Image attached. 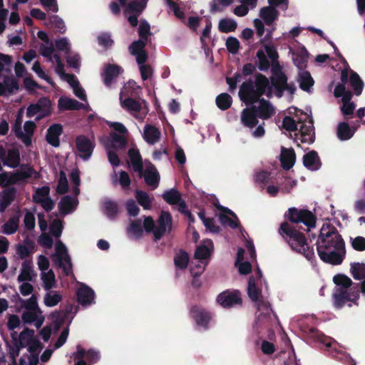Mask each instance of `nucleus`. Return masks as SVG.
Segmentation results:
<instances>
[{"label": "nucleus", "mask_w": 365, "mask_h": 365, "mask_svg": "<svg viewBox=\"0 0 365 365\" xmlns=\"http://www.w3.org/2000/svg\"><path fill=\"white\" fill-rule=\"evenodd\" d=\"M62 299V297L56 292H51L46 294L44 304L46 307H52L57 305Z\"/></svg>", "instance_id": "3c124183"}, {"label": "nucleus", "mask_w": 365, "mask_h": 365, "mask_svg": "<svg viewBox=\"0 0 365 365\" xmlns=\"http://www.w3.org/2000/svg\"><path fill=\"white\" fill-rule=\"evenodd\" d=\"M247 294L252 302H257L258 309H268L270 307L269 302L261 301L262 289L257 286L256 279L252 276L250 277L247 285Z\"/></svg>", "instance_id": "9b49d317"}, {"label": "nucleus", "mask_w": 365, "mask_h": 365, "mask_svg": "<svg viewBox=\"0 0 365 365\" xmlns=\"http://www.w3.org/2000/svg\"><path fill=\"white\" fill-rule=\"evenodd\" d=\"M283 128L289 132L298 130V125L296 121L290 116H285L282 120Z\"/></svg>", "instance_id": "69168bd1"}, {"label": "nucleus", "mask_w": 365, "mask_h": 365, "mask_svg": "<svg viewBox=\"0 0 365 365\" xmlns=\"http://www.w3.org/2000/svg\"><path fill=\"white\" fill-rule=\"evenodd\" d=\"M122 72L123 69L120 66L111 63L107 64L101 74L105 86L108 88H110L115 79H116Z\"/></svg>", "instance_id": "2eb2a0df"}, {"label": "nucleus", "mask_w": 365, "mask_h": 365, "mask_svg": "<svg viewBox=\"0 0 365 365\" xmlns=\"http://www.w3.org/2000/svg\"><path fill=\"white\" fill-rule=\"evenodd\" d=\"M103 207L105 214L109 219L113 220L116 217L118 213V205L116 202L106 200L103 202Z\"/></svg>", "instance_id": "e433bc0d"}, {"label": "nucleus", "mask_w": 365, "mask_h": 365, "mask_svg": "<svg viewBox=\"0 0 365 365\" xmlns=\"http://www.w3.org/2000/svg\"><path fill=\"white\" fill-rule=\"evenodd\" d=\"M68 190V182L63 171H61L56 191L59 194H65Z\"/></svg>", "instance_id": "4d7b16f0"}, {"label": "nucleus", "mask_w": 365, "mask_h": 365, "mask_svg": "<svg viewBox=\"0 0 365 365\" xmlns=\"http://www.w3.org/2000/svg\"><path fill=\"white\" fill-rule=\"evenodd\" d=\"M35 199H36V197H33V201L35 203L41 204L42 207L47 212L51 211L55 206L53 200L50 197L45 198V199H38V200H35Z\"/></svg>", "instance_id": "0e129e2a"}, {"label": "nucleus", "mask_w": 365, "mask_h": 365, "mask_svg": "<svg viewBox=\"0 0 365 365\" xmlns=\"http://www.w3.org/2000/svg\"><path fill=\"white\" fill-rule=\"evenodd\" d=\"M37 105L40 108V113H44L47 114L51 113V101L48 97H41L37 101Z\"/></svg>", "instance_id": "bf43d9fd"}, {"label": "nucleus", "mask_w": 365, "mask_h": 365, "mask_svg": "<svg viewBox=\"0 0 365 365\" xmlns=\"http://www.w3.org/2000/svg\"><path fill=\"white\" fill-rule=\"evenodd\" d=\"M350 271L354 279L362 280L365 279V264L353 262L351 264Z\"/></svg>", "instance_id": "79ce46f5"}, {"label": "nucleus", "mask_w": 365, "mask_h": 365, "mask_svg": "<svg viewBox=\"0 0 365 365\" xmlns=\"http://www.w3.org/2000/svg\"><path fill=\"white\" fill-rule=\"evenodd\" d=\"M34 276H36V274L34 273L32 262L27 259L24 260L21 264V273L17 278L18 282H31L33 280Z\"/></svg>", "instance_id": "bb28decb"}, {"label": "nucleus", "mask_w": 365, "mask_h": 365, "mask_svg": "<svg viewBox=\"0 0 365 365\" xmlns=\"http://www.w3.org/2000/svg\"><path fill=\"white\" fill-rule=\"evenodd\" d=\"M256 56L257 57L258 61H259V63H258L259 69L260 71H267L270 66V63H269L268 58H267L265 53H264V51L262 50H259L257 52Z\"/></svg>", "instance_id": "13d9d810"}, {"label": "nucleus", "mask_w": 365, "mask_h": 365, "mask_svg": "<svg viewBox=\"0 0 365 365\" xmlns=\"http://www.w3.org/2000/svg\"><path fill=\"white\" fill-rule=\"evenodd\" d=\"M349 83L354 90V94L360 96L364 88V82L358 73L352 70L350 71Z\"/></svg>", "instance_id": "7c9ffc66"}, {"label": "nucleus", "mask_w": 365, "mask_h": 365, "mask_svg": "<svg viewBox=\"0 0 365 365\" xmlns=\"http://www.w3.org/2000/svg\"><path fill=\"white\" fill-rule=\"evenodd\" d=\"M46 24L47 26L51 25V26H54L61 34H64L66 31L64 21L57 15L51 16L48 18V21L46 22Z\"/></svg>", "instance_id": "8fccbe9b"}, {"label": "nucleus", "mask_w": 365, "mask_h": 365, "mask_svg": "<svg viewBox=\"0 0 365 365\" xmlns=\"http://www.w3.org/2000/svg\"><path fill=\"white\" fill-rule=\"evenodd\" d=\"M254 90L255 89L254 86V82L252 79L250 78L248 81L242 83L239 91V96L240 99H243L245 96H247Z\"/></svg>", "instance_id": "5fc2aeb1"}, {"label": "nucleus", "mask_w": 365, "mask_h": 365, "mask_svg": "<svg viewBox=\"0 0 365 365\" xmlns=\"http://www.w3.org/2000/svg\"><path fill=\"white\" fill-rule=\"evenodd\" d=\"M299 87L304 91H309L314 85V80L309 71H304L299 74Z\"/></svg>", "instance_id": "c03bdc74"}, {"label": "nucleus", "mask_w": 365, "mask_h": 365, "mask_svg": "<svg viewBox=\"0 0 365 365\" xmlns=\"http://www.w3.org/2000/svg\"><path fill=\"white\" fill-rule=\"evenodd\" d=\"M121 106L130 113H139L142 109V104L139 101L128 97L120 102Z\"/></svg>", "instance_id": "473e14b6"}, {"label": "nucleus", "mask_w": 365, "mask_h": 365, "mask_svg": "<svg viewBox=\"0 0 365 365\" xmlns=\"http://www.w3.org/2000/svg\"><path fill=\"white\" fill-rule=\"evenodd\" d=\"M162 197L167 203L171 205H177L182 199L180 192L174 188L165 190Z\"/></svg>", "instance_id": "c9c22d12"}, {"label": "nucleus", "mask_w": 365, "mask_h": 365, "mask_svg": "<svg viewBox=\"0 0 365 365\" xmlns=\"http://www.w3.org/2000/svg\"><path fill=\"white\" fill-rule=\"evenodd\" d=\"M210 255V250L205 245L199 246L195 252V258L203 260L207 259Z\"/></svg>", "instance_id": "774afa93"}, {"label": "nucleus", "mask_w": 365, "mask_h": 365, "mask_svg": "<svg viewBox=\"0 0 365 365\" xmlns=\"http://www.w3.org/2000/svg\"><path fill=\"white\" fill-rule=\"evenodd\" d=\"M333 282L336 285L339 286L336 289H341L342 290H349L356 284L349 277L342 274L335 275L333 278Z\"/></svg>", "instance_id": "c756f323"}, {"label": "nucleus", "mask_w": 365, "mask_h": 365, "mask_svg": "<svg viewBox=\"0 0 365 365\" xmlns=\"http://www.w3.org/2000/svg\"><path fill=\"white\" fill-rule=\"evenodd\" d=\"M41 279L43 282V287L46 290L51 289L56 283L55 274L52 270L42 274Z\"/></svg>", "instance_id": "864d4df0"}, {"label": "nucleus", "mask_w": 365, "mask_h": 365, "mask_svg": "<svg viewBox=\"0 0 365 365\" xmlns=\"http://www.w3.org/2000/svg\"><path fill=\"white\" fill-rule=\"evenodd\" d=\"M128 157L134 172L138 173L140 178L143 177V163L140 151L138 148H131L128 150Z\"/></svg>", "instance_id": "412c9836"}, {"label": "nucleus", "mask_w": 365, "mask_h": 365, "mask_svg": "<svg viewBox=\"0 0 365 365\" xmlns=\"http://www.w3.org/2000/svg\"><path fill=\"white\" fill-rule=\"evenodd\" d=\"M77 300L82 306L91 305L94 302V291L87 285H83L76 292Z\"/></svg>", "instance_id": "aec40b11"}, {"label": "nucleus", "mask_w": 365, "mask_h": 365, "mask_svg": "<svg viewBox=\"0 0 365 365\" xmlns=\"http://www.w3.org/2000/svg\"><path fill=\"white\" fill-rule=\"evenodd\" d=\"M301 113L304 115L305 118L298 120V123L301 125L299 128H298L299 132L295 134L296 139L300 140L302 143L312 144L315 140L314 120L307 113L302 111Z\"/></svg>", "instance_id": "423d86ee"}, {"label": "nucleus", "mask_w": 365, "mask_h": 365, "mask_svg": "<svg viewBox=\"0 0 365 365\" xmlns=\"http://www.w3.org/2000/svg\"><path fill=\"white\" fill-rule=\"evenodd\" d=\"M317 252L322 261L332 265L341 264L346 256L345 242L336 227L324 223L316 242Z\"/></svg>", "instance_id": "f257e3e1"}, {"label": "nucleus", "mask_w": 365, "mask_h": 365, "mask_svg": "<svg viewBox=\"0 0 365 365\" xmlns=\"http://www.w3.org/2000/svg\"><path fill=\"white\" fill-rule=\"evenodd\" d=\"M160 138V132L158 128L152 125H146L145 126L144 139L148 143L153 145L159 140Z\"/></svg>", "instance_id": "c85d7f7f"}, {"label": "nucleus", "mask_w": 365, "mask_h": 365, "mask_svg": "<svg viewBox=\"0 0 365 365\" xmlns=\"http://www.w3.org/2000/svg\"><path fill=\"white\" fill-rule=\"evenodd\" d=\"M337 137L340 140H348L352 138L354 130L346 122L339 123L337 126Z\"/></svg>", "instance_id": "2f4dec72"}, {"label": "nucleus", "mask_w": 365, "mask_h": 365, "mask_svg": "<svg viewBox=\"0 0 365 365\" xmlns=\"http://www.w3.org/2000/svg\"><path fill=\"white\" fill-rule=\"evenodd\" d=\"M110 139L112 146L114 148H123L126 145V140L124 136L119 135L115 132L110 133Z\"/></svg>", "instance_id": "680f3d73"}, {"label": "nucleus", "mask_w": 365, "mask_h": 365, "mask_svg": "<svg viewBox=\"0 0 365 365\" xmlns=\"http://www.w3.org/2000/svg\"><path fill=\"white\" fill-rule=\"evenodd\" d=\"M216 302L225 309H230L234 306H241L242 304L241 293L237 289H226L222 292L217 296Z\"/></svg>", "instance_id": "6e6552de"}, {"label": "nucleus", "mask_w": 365, "mask_h": 365, "mask_svg": "<svg viewBox=\"0 0 365 365\" xmlns=\"http://www.w3.org/2000/svg\"><path fill=\"white\" fill-rule=\"evenodd\" d=\"M216 105L222 110H226L232 106V98L226 93L218 95L216 98Z\"/></svg>", "instance_id": "37998d69"}, {"label": "nucleus", "mask_w": 365, "mask_h": 365, "mask_svg": "<svg viewBox=\"0 0 365 365\" xmlns=\"http://www.w3.org/2000/svg\"><path fill=\"white\" fill-rule=\"evenodd\" d=\"M56 264L63 269V272L66 276L73 274V266L71 259L68 254L67 248L61 242H57L56 245Z\"/></svg>", "instance_id": "0eeeda50"}, {"label": "nucleus", "mask_w": 365, "mask_h": 365, "mask_svg": "<svg viewBox=\"0 0 365 365\" xmlns=\"http://www.w3.org/2000/svg\"><path fill=\"white\" fill-rule=\"evenodd\" d=\"M12 57L9 55L0 53V78L1 73L4 71L6 73L11 72Z\"/></svg>", "instance_id": "a18cd8bd"}, {"label": "nucleus", "mask_w": 365, "mask_h": 365, "mask_svg": "<svg viewBox=\"0 0 365 365\" xmlns=\"http://www.w3.org/2000/svg\"><path fill=\"white\" fill-rule=\"evenodd\" d=\"M284 217L285 219L284 222H289L293 225V227H300L299 223H303L307 227V232L316 226V216L310 210L306 209L290 207L284 213Z\"/></svg>", "instance_id": "7ed1b4c3"}, {"label": "nucleus", "mask_w": 365, "mask_h": 365, "mask_svg": "<svg viewBox=\"0 0 365 365\" xmlns=\"http://www.w3.org/2000/svg\"><path fill=\"white\" fill-rule=\"evenodd\" d=\"M279 13L278 10L273 6H264L259 11V16L264 20L267 26H270L278 19Z\"/></svg>", "instance_id": "a878e982"}, {"label": "nucleus", "mask_w": 365, "mask_h": 365, "mask_svg": "<svg viewBox=\"0 0 365 365\" xmlns=\"http://www.w3.org/2000/svg\"><path fill=\"white\" fill-rule=\"evenodd\" d=\"M303 164L309 170H319L321 166V162L317 152L311 150L306 153L303 157Z\"/></svg>", "instance_id": "393cba45"}, {"label": "nucleus", "mask_w": 365, "mask_h": 365, "mask_svg": "<svg viewBox=\"0 0 365 365\" xmlns=\"http://www.w3.org/2000/svg\"><path fill=\"white\" fill-rule=\"evenodd\" d=\"M304 232H308L306 228L302 226L293 227L289 222H282L278 229L279 235L292 250L302 254L308 260H312L315 257L314 247L308 245Z\"/></svg>", "instance_id": "f03ea898"}, {"label": "nucleus", "mask_w": 365, "mask_h": 365, "mask_svg": "<svg viewBox=\"0 0 365 365\" xmlns=\"http://www.w3.org/2000/svg\"><path fill=\"white\" fill-rule=\"evenodd\" d=\"M359 299V283H356L355 286L349 290H342L335 289L333 293L334 306L336 309L342 308L348 302L358 305Z\"/></svg>", "instance_id": "20e7f679"}, {"label": "nucleus", "mask_w": 365, "mask_h": 365, "mask_svg": "<svg viewBox=\"0 0 365 365\" xmlns=\"http://www.w3.org/2000/svg\"><path fill=\"white\" fill-rule=\"evenodd\" d=\"M19 217L14 216L10 217L2 226V232L6 235L14 234L19 228Z\"/></svg>", "instance_id": "a19ab883"}, {"label": "nucleus", "mask_w": 365, "mask_h": 365, "mask_svg": "<svg viewBox=\"0 0 365 365\" xmlns=\"http://www.w3.org/2000/svg\"><path fill=\"white\" fill-rule=\"evenodd\" d=\"M34 175V178H38L39 174L29 165H21V169L10 175V184L15 185L21 181H24Z\"/></svg>", "instance_id": "ddd939ff"}, {"label": "nucleus", "mask_w": 365, "mask_h": 365, "mask_svg": "<svg viewBox=\"0 0 365 365\" xmlns=\"http://www.w3.org/2000/svg\"><path fill=\"white\" fill-rule=\"evenodd\" d=\"M351 245L354 250L362 252L365 250V237L358 236L354 238H351Z\"/></svg>", "instance_id": "338daca9"}, {"label": "nucleus", "mask_w": 365, "mask_h": 365, "mask_svg": "<svg viewBox=\"0 0 365 365\" xmlns=\"http://www.w3.org/2000/svg\"><path fill=\"white\" fill-rule=\"evenodd\" d=\"M17 194V189L11 187L4 189L0 192V212L3 213L15 200Z\"/></svg>", "instance_id": "6ab92c4d"}, {"label": "nucleus", "mask_w": 365, "mask_h": 365, "mask_svg": "<svg viewBox=\"0 0 365 365\" xmlns=\"http://www.w3.org/2000/svg\"><path fill=\"white\" fill-rule=\"evenodd\" d=\"M258 118L259 116L255 111V106H252L242 110L240 120L244 127L252 129L258 125Z\"/></svg>", "instance_id": "4468645a"}, {"label": "nucleus", "mask_w": 365, "mask_h": 365, "mask_svg": "<svg viewBox=\"0 0 365 365\" xmlns=\"http://www.w3.org/2000/svg\"><path fill=\"white\" fill-rule=\"evenodd\" d=\"M295 161L296 155L294 149L282 147L280 162L283 169L289 170L294 166Z\"/></svg>", "instance_id": "b1692460"}, {"label": "nucleus", "mask_w": 365, "mask_h": 365, "mask_svg": "<svg viewBox=\"0 0 365 365\" xmlns=\"http://www.w3.org/2000/svg\"><path fill=\"white\" fill-rule=\"evenodd\" d=\"M225 45L227 51L232 54H236L239 51L240 41L235 37H228L226 40Z\"/></svg>", "instance_id": "052dcab7"}, {"label": "nucleus", "mask_w": 365, "mask_h": 365, "mask_svg": "<svg viewBox=\"0 0 365 365\" xmlns=\"http://www.w3.org/2000/svg\"><path fill=\"white\" fill-rule=\"evenodd\" d=\"M189 260L188 254L185 250H180L174 257V264L178 269H185L188 265Z\"/></svg>", "instance_id": "4c0bfd02"}, {"label": "nucleus", "mask_w": 365, "mask_h": 365, "mask_svg": "<svg viewBox=\"0 0 365 365\" xmlns=\"http://www.w3.org/2000/svg\"><path fill=\"white\" fill-rule=\"evenodd\" d=\"M255 87L256 91L259 93V95H264L265 91H267V87H269L270 84V81L263 74L257 73L255 76Z\"/></svg>", "instance_id": "58836bf2"}, {"label": "nucleus", "mask_w": 365, "mask_h": 365, "mask_svg": "<svg viewBox=\"0 0 365 365\" xmlns=\"http://www.w3.org/2000/svg\"><path fill=\"white\" fill-rule=\"evenodd\" d=\"M20 153L18 148H11L8 150L6 157L4 160V165L12 168H17L20 164Z\"/></svg>", "instance_id": "cd10ccee"}, {"label": "nucleus", "mask_w": 365, "mask_h": 365, "mask_svg": "<svg viewBox=\"0 0 365 365\" xmlns=\"http://www.w3.org/2000/svg\"><path fill=\"white\" fill-rule=\"evenodd\" d=\"M233 0H212L210 3V11L212 14L222 12L224 7H227L232 4Z\"/></svg>", "instance_id": "09e8293b"}, {"label": "nucleus", "mask_w": 365, "mask_h": 365, "mask_svg": "<svg viewBox=\"0 0 365 365\" xmlns=\"http://www.w3.org/2000/svg\"><path fill=\"white\" fill-rule=\"evenodd\" d=\"M190 315L198 327L203 328L204 330L208 329L209 323L212 319V314L209 311L200 306L193 305L190 309Z\"/></svg>", "instance_id": "9d476101"}, {"label": "nucleus", "mask_w": 365, "mask_h": 365, "mask_svg": "<svg viewBox=\"0 0 365 365\" xmlns=\"http://www.w3.org/2000/svg\"><path fill=\"white\" fill-rule=\"evenodd\" d=\"M63 231V223L59 219L54 220L50 225V232L55 237H59Z\"/></svg>", "instance_id": "e2e57ef3"}, {"label": "nucleus", "mask_w": 365, "mask_h": 365, "mask_svg": "<svg viewBox=\"0 0 365 365\" xmlns=\"http://www.w3.org/2000/svg\"><path fill=\"white\" fill-rule=\"evenodd\" d=\"M76 100L69 98H60L58 106L61 110H74Z\"/></svg>", "instance_id": "6e6d98bb"}, {"label": "nucleus", "mask_w": 365, "mask_h": 365, "mask_svg": "<svg viewBox=\"0 0 365 365\" xmlns=\"http://www.w3.org/2000/svg\"><path fill=\"white\" fill-rule=\"evenodd\" d=\"M270 84L274 90V95L278 98L283 96L285 91L293 96L297 90L294 82L288 83V78L284 72H279L274 74V76H271Z\"/></svg>", "instance_id": "39448f33"}, {"label": "nucleus", "mask_w": 365, "mask_h": 365, "mask_svg": "<svg viewBox=\"0 0 365 365\" xmlns=\"http://www.w3.org/2000/svg\"><path fill=\"white\" fill-rule=\"evenodd\" d=\"M263 95H259L257 91L254 90L252 92L245 96L241 101L245 103L247 107L255 106V103H260L261 98Z\"/></svg>", "instance_id": "603ef678"}, {"label": "nucleus", "mask_w": 365, "mask_h": 365, "mask_svg": "<svg viewBox=\"0 0 365 365\" xmlns=\"http://www.w3.org/2000/svg\"><path fill=\"white\" fill-rule=\"evenodd\" d=\"M129 237L140 239L143 235V230L140 220H136L131 222L130 226L127 229Z\"/></svg>", "instance_id": "72a5a7b5"}, {"label": "nucleus", "mask_w": 365, "mask_h": 365, "mask_svg": "<svg viewBox=\"0 0 365 365\" xmlns=\"http://www.w3.org/2000/svg\"><path fill=\"white\" fill-rule=\"evenodd\" d=\"M143 177L144 178L145 182L155 189L160 182V175L155 166L149 162L146 169L143 170Z\"/></svg>", "instance_id": "f3484780"}, {"label": "nucleus", "mask_w": 365, "mask_h": 365, "mask_svg": "<svg viewBox=\"0 0 365 365\" xmlns=\"http://www.w3.org/2000/svg\"><path fill=\"white\" fill-rule=\"evenodd\" d=\"M334 96L336 98L341 97L342 103H351L353 97L352 93L346 89L343 84H337L334 91Z\"/></svg>", "instance_id": "f704fd0d"}, {"label": "nucleus", "mask_w": 365, "mask_h": 365, "mask_svg": "<svg viewBox=\"0 0 365 365\" xmlns=\"http://www.w3.org/2000/svg\"><path fill=\"white\" fill-rule=\"evenodd\" d=\"M75 142L76 149L80 153V157L83 160H88L93 153L94 144L84 135H78Z\"/></svg>", "instance_id": "f8f14e48"}, {"label": "nucleus", "mask_w": 365, "mask_h": 365, "mask_svg": "<svg viewBox=\"0 0 365 365\" xmlns=\"http://www.w3.org/2000/svg\"><path fill=\"white\" fill-rule=\"evenodd\" d=\"M255 111L257 112L259 118L262 120H267L275 114V109L272 103L262 98L260 103L258 106H255Z\"/></svg>", "instance_id": "5701e85b"}, {"label": "nucleus", "mask_w": 365, "mask_h": 365, "mask_svg": "<svg viewBox=\"0 0 365 365\" xmlns=\"http://www.w3.org/2000/svg\"><path fill=\"white\" fill-rule=\"evenodd\" d=\"M63 126L59 123L51 125L47 130L46 140L51 145L58 148L60 145L59 137L63 133Z\"/></svg>", "instance_id": "a211bd4d"}, {"label": "nucleus", "mask_w": 365, "mask_h": 365, "mask_svg": "<svg viewBox=\"0 0 365 365\" xmlns=\"http://www.w3.org/2000/svg\"><path fill=\"white\" fill-rule=\"evenodd\" d=\"M121 6L125 7V12L127 14L135 13L140 14L146 6V0H133L128 3V0H118Z\"/></svg>", "instance_id": "4be33fe9"}, {"label": "nucleus", "mask_w": 365, "mask_h": 365, "mask_svg": "<svg viewBox=\"0 0 365 365\" xmlns=\"http://www.w3.org/2000/svg\"><path fill=\"white\" fill-rule=\"evenodd\" d=\"M158 226L153 232L154 240H160L166 233L170 234L173 228V218L169 212L162 211L157 220Z\"/></svg>", "instance_id": "1a4fd4ad"}, {"label": "nucleus", "mask_w": 365, "mask_h": 365, "mask_svg": "<svg viewBox=\"0 0 365 365\" xmlns=\"http://www.w3.org/2000/svg\"><path fill=\"white\" fill-rule=\"evenodd\" d=\"M19 90L18 81L13 76H4L0 82V96H8Z\"/></svg>", "instance_id": "dca6fc26"}, {"label": "nucleus", "mask_w": 365, "mask_h": 365, "mask_svg": "<svg viewBox=\"0 0 365 365\" xmlns=\"http://www.w3.org/2000/svg\"><path fill=\"white\" fill-rule=\"evenodd\" d=\"M237 27V22L232 19H222L219 21L218 29L222 33L235 31Z\"/></svg>", "instance_id": "ea45409f"}, {"label": "nucleus", "mask_w": 365, "mask_h": 365, "mask_svg": "<svg viewBox=\"0 0 365 365\" xmlns=\"http://www.w3.org/2000/svg\"><path fill=\"white\" fill-rule=\"evenodd\" d=\"M73 198L70 195L63 197L58 202L60 212L65 215L68 214L73 209Z\"/></svg>", "instance_id": "49530a36"}, {"label": "nucleus", "mask_w": 365, "mask_h": 365, "mask_svg": "<svg viewBox=\"0 0 365 365\" xmlns=\"http://www.w3.org/2000/svg\"><path fill=\"white\" fill-rule=\"evenodd\" d=\"M135 197L139 205L145 210L150 209L152 201L146 192L137 190L135 192Z\"/></svg>", "instance_id": "de8ad7c7"}]
</instances>
